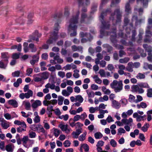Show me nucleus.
Instances as JSON below:
<instances>
[{
	"label": "nucleus",
	"instance_id": "1",
	"mask_svg": "<svg viewBox=\"0 0 152 152\" xmlns=\"http://www.w3.org/2000/svg\"><path fill=\"white\" fill-rule=\"evenodd\" d=\"M110 8H108L106 10L103 12L99 17V20L102 23L101 29L100 30L99 37L103 38L104 34V29H109L110 27V24L109 22H106L104 20V16H106L108 13H110L111 12Z\"/></svg>",
	"mask_w": 152,
	"mask_h": 152
},
{
	"label": "nucleus",
	"instance_id": "2",
	"mask_svg": "<svg viewBox=\"0 0 152 152\" xmlns=\"http://www.w3.org/2000/svg\"><path fill=\"white\" fill-rule=\"evenodd\" d=\"M79 14L80 12L78 11L77 12L76 15L72 16L69 20V24L68 29L70 31H73V32L71 33L70 34L71 37L75 36L77 35V26L76 24L78 23Z\"/></svg>",
	"mask_w": 152,
	"mask_h": 152
},
{
	"label": "nucleus",
	"instance_id": "3",
	"mask_svg": "<svg viewBox=\"0 0 152 152\" xmlns=\"http://www.w3.org/2000/svg\"><path fill=\"white\" fill-rule=\"evenodd\" d=\"M59 28V23L58 22L56 23L54 25L53 32L51 33V37L46 42L48 44H53L57 40L58 38V32Z\"/></svg>",
	"mask_w": 152,
	"mask_h": 152
},
{
	"label": "nucleus",
	"instance_id": "4",
	"mask_svg": "<svg viewBox=\"0 0 152 152\" xmlns=\"http://www.w3.org/2000/svg\"><path fill=\"white\" fill-rule=\"evenodd\" d=\"M122 14V12L120 11V7L118 6V8L114 10L113 13L111 14L110 17V20L112 21L114 20H115V16L116 15V23H120L121 21Z\"/></svg>",
	"mask_w": 152,
	"mask_h": 152
},
{
	"label": "nucleus",
	"instance_id": "5",
	"mask_svg": "<svg viewBox=\"0 0 152 152\" xmlns=\"http://www.w3.org/2000/svg\"><path fill=\"white\" fill-rule=\"evenodd\" d=\"M111 87L114 89L116 93L120 92L123 89V84L122 81L120 80L118 81L117 80H114L110 84Z\"/></svg>",
	"mask_w": 152,
	"mask_h": 152
},
{
	"label": "nucleus",
	"instance_id": "6",
	"mask_svg": "<svg viewBox=\"0 0 152 152\" xmlns=\"http://www.w3.org/2000/svg\"><path fill=\"white\" fill-rule=\"evenodd\" d=\"M77 1L79 7L83 6L82 9V12H86L87 10V7H87L90 4V0H77Z\"/></svg>",
	"mask_w": 152,
	"mask_h": 152
},
{
	"label": "nucleus",
	"instance_id": "7",
	"mask_svg": "<svg viewBox=\"0 0 152 152\" xmlns=\"http://www.w3.org/2000/svg\"><path fill=\"white\" fill-rule=\"evenodd\" d=\"M30 128L31 130L34 131H36L38 133L41 132L44 134L45 133V130L41 124H32L31 125Z\"/></svg>",
	"mask_w": 152,
	"mask_h": 152
},
{
	"label": "nucleus",
	"instance_id": "8",
	"mask_svg": "<svg viewBox=\"0 0 152 152\" xmlns=\"http://www.w3.org/2000/svg\"><path fill=\"white\" fill-rule=\"evenodd\" d=\"M91 17H88L87 14L84 12H83L81 15L80 22L81 23L88 24L89 23Z\"/></svg>",
	"mask_w": 152,
	"mask_h": 152
},
{
	"label": "nucleus",
	"instance_id": "9",
	"mask_svg": "<svg viewBox=\"0 0 152 152\" xmlns=\"http://www.w3.org/2000/svg\"><path fill=\"white\" fill-rule=\"evenodd\" d=\"M146 35L145 38L144 39L145 42H152V32L148 30H146L145 31Z\"/></svg>",
	"mask_w": 152,
	"mask_h": 152
},
{
	"label": "nucleus",
	"instance_id": "10",
	"mask_svg": "<svg viewBox=\"0 0 152 152\" xmlns=\"http://www.w3.org/2000/svg\"><path fill=\"white\" fill-rule=\"evenodd\" d=\"M38 76H40L42 79L45 80L47 79L49 77V73L45 72L42 73H40L37 75Z\"/></svg>",
	"mask_w": 152,
	"mask_h": 152
},
{
	"label": "nucleus",
	"instance_id": "11",
	"mask_svg": "<svg viewBox=\"0 0 152 152\" xmlns=\"http://www.w3.org/2000/svg\"><path fill=\"white\" fill-rule=\"evenodd\" d=\"M143 48L145 50L148 52V55L152 53V47L151 46H148L146 44H144L143 45Z\"/></svg>",
	"mask_w": 152,
	"mask_h": 152
},
{
	"label": "nucleus",
	"instance_id": "12",
	"mask_svg": "<svg viewBox=\"0 0 152 152\" xmlns=\"http://www.w3.org/2000/svg\"><path fill=\"white\" fill-rule=\"evenodd\" d=\"M82 132L81 129H77L76 131H73L72 133V134L73 135V137L74 138H77L78 137L79 135Z\"/></svg>",
	"mask_w": 152,
	"mask_h": 152
},
{
	"label": "nucleus",
	"instance_id": "13",
	"mask_svg": "<svg viewBox=\"0 0 152 152\" xmlns=\"http://www.w3.org/2000/svg\"><path fill=\"white\" fill-rule=\"evenodd\" d=\"M9 62L8 60H1V68L5 69Z\"/></svg>",
	"mask_w": 152,
	"mask_h": 152
},
{
	"label": "nucleus",
	"instance_id": "14",
	"mask_svg": "<svg viewBox=\"0 0 152 152\" xmlns=\"http://www.w3.org/2000/svg\"><path fill=\"white\" fill-rule=\"evenodd\" d=\"M112 106L116 109H118L121 107L120 103L115 100L112 101Z\"/></svg>",
	"mask_w": 152,
	"mask_h": 152
},
{
	"label": "nucleus",
	"instance_id": "15",
	"mask_svg": "<svg viewBox=\"0 0 152 152\" xmlns=\"http://www.w3.org/2000/svg\"><path fill=\"white\" fill-rule=\"evenodd\" d=\"M8 104L14 107H18L17 102L15 99H10L8 101Z\"/></svg>",
	"mask_w": 152,
	"mask_h": 152
},
{
	"label": "nucleus",
	"instance_id": "16",
	"mask_svg": "<svg viewBox=\"0 0 152 152\" xmlns=\"http://www.w3.org/2000/svg\"><path fill=\"white\" fill-rule=\"evenodd\" d=\"M132 20H136L135 23L136 26H137L139 24H140L141 23L142 20V19L138 20V17L136 15H133L132 17Z\"/></svg>",
	"mask_w": 152,
	"mask_h": 152
},
{
	"label": "nucleus",
	"instance_id": "17",
	"mask_svg": "<svg viewBox=\"0 0 152 152\" xmlns=\"http://www.w3.org/2000/svg\"><path fill=\"white\" fill-rule=\"evenodd\" d=\"M63 16V13L62 12H60L57 14H55L53 15L52 17L54 18H58V22L61 21L60 19Z\"/></svg>",
	"mask_w": 152,
	"mask_h": 152
},
{
	"label": "nucleus",
	"instance_id": "18",
	"mask_svg": "<svg viewBox=\"0 0 152 152\" xmlns=\"http://www.w3.org/2000/svg\"><path fill=\"white\" fill-rule=\"evenodd\" d=\"M1 125L4 129H7L10 126L7 123V121L4 120V121H2L1 119Z\"/></svg>",
	"mask_w": 152,
	"mask_h": 152
},
{
	"label": "nucleus",
	"instance_id": "19",
	"mask_svg": "<svg viewBox=\"0 0 152 152\" xmlns=\"http://www.w3.org/2000/svg\"><path fill=\"white\" fill-rule=\"evenodd\" d=\"M41 105V102L39 100H36L32 104L31 106L33 108H35Z\"/></svg>",
	"mask_w": 152,
	"mask_h": 152
},
{
	"label": "nucleus",
	"instance_id": "20",
	"mask_svg": "<svg viewBox=\"0 0 152 152\" xmlns=\"http://www.w3.org/2000/svg\"><path fill=\"white\" fill-rule=\"evenodd\" d=\"M102 46L103 47L107 48V52L108 53H110L113 50V47L108 44H104L102 45Z\"/></svg>",
	"mask_w": 152,
	"mask_h": 152
},
{
	"label": "nucleus",
	"instance_id": "21",
	"mask_svg": "<svg viewBox=\"0 0 152 152\" xmlns=\"http://www.w3.org/2000/svg\"><path fill=\"white\" fill-rule=\"evenodd\" d=\"M11 49H17V51L20 52L21 50L22 45L20 44H19L18 46L15 45L12 46L10 48Z\"/></svg>",
	"mask_w": 152,
	"mask_h": 152
},
{
	"label": "nucleus",
	"instance_id": "22",
	"mask_svg": "<svg viewBox=\"0 0 152 152\" xmlns=\"http://www.w3.org/2000/svg\"><path fill=\"white\" fill-rule=\"evenodd\" d=\"M131 10L130 4L129 2H127L125 6V12L127 14H129L131 12Z\"/></svg>",
	"mask_w": 152,
	"mask_h": 152
},
{
	"label": "nucleus",
	"instance_id": "23",
	"mask_svg": "<svg viewBox=\"0 0 152 152\" xmlns=\"http://www.w3.org/2000/svg\"><path fill=\"white\" fill-rule=\"evenodd\" d=\"M90 37L87 39L83 38L81 39V42L82 43H85L88 41L91 42L93 39V36L90 34H89Z\"/></svg>",
	"mask_w": 152,
	"mask_h": 152
},
{
	"label": "nucleus",
	"instance_id": "24",
	"mask_svg": "<svg viewBox=\"0 0 152 152\" xmlns=\"http://www.w3.org/2000/svg\"><path fill=\"white\" fill-rule=\"evenodd\" d=\"M133 63L132 62H130L128 63V66L126 67V69L128 71L132 72L133 71Z\"/></svg>",
	"mask_w": 152,
	"mask_h": 152
},
{
	"label": "nucleus",
	"instance_id": "25",
	"mask_svg": "<svg viewBox=\"0 0 152 152\" xmlns=\"http://www.w3.org/2000/svg\"><path fill=\"white\" fill-rule=\"evenodd\" d=\"M110 39L112 43H113V46L115 44H117V40L116 39V34L115 35L111 36Z\"/></svg>",
	"mask_w": 152,
	"mask_h": 152
},
{
	"label": "nucleus",
	"instance_id": "26",
	"mask_svg": "<svg viewBox=\"0 0 152 152\" xmlns=\"http://www.w3.org/2000/svg\"><path fill=\"white\" fill-rule=\"evenodd\" d=\"M139 86L141 88H148L149 86L147 83H141L138 84Z\"/></svg>",
	"mask_w": 152,
	"mask_h": 152
},
{
	"label": "nucleus",
	"instance_id": "27",
	"mask_svg": "<svg viewBox=\"0 0 152 152\" xmlns=\"http://www.w3.org/2000/svg\"><path fill=\"white\" fill-rule=\"evenodd\" d=\"M33 92L31 90H29L27 93H26L25 94V97L26 98L28 99L30 96H32L33 95Z\"/></svg>",
	"mask_w": 152,
	"mask_h": 152
},
{
	"label": "nucleus",
	"instance_id": "28",
	"mask_svg": "<svg viewBox=\"0 0 152 152\" xmlns=\"http://www.w3.org/2000/svg\"><path fill=\"white\" fill-rule=\"evenodd\" d=\"M28 48L31 49V51L35 52L37 51V48L34 47V45L33 43H30L28 45Z\"/></svg>",
	"mask_w": 152,
	"mask_h": 152
},
{
	"label": "nucleus",
	"instance_id": "29",
	"mask_svg": "<svg viewBox=\"0 0 152 152\" xmlns=\"http://www.w3.org/2000/svg\"><path fill=\"white\" fill-rule=\"evenodd\" d=\"M5 150L8 152H12L13 149L12 148V145L11 144H8L6 146Z\"/></svg>",
	"mask_w": 152,
	"mask_h": 152
},
{
	"label": "nucleus",
	"instance_id": "30",
	"mask_svg": "<svg viewBox=\"0 0 152 152\" xmlns=\"http://www.w3.org/2000/svg\"><path fill=\"white\" fill-rule=\"evenodd\" d=\"M143 68L146 70H147L148 69H149L151 70H152V64H149L147 63H145Z\"/></svg>",
	"mask_w": 152,
	"mask_h": 152
},
{
	"label": "nucleus",
	"instance_id": "31",
	"mask_svg": "<svg viewBox=\"0 0 152 152\" xmlns=\"http://www.w3.org/2000/svg\"><path fill=\"white\" fill-rule=\"evenodd\" d=\"M149 126V124L147 123H146L144 125L141 127V129L144 132H146L147 131L148 128Z\"/></svg>",
	"mask_w": 152,
	"mask_h": 152
},
{
	"label": "nucleus",
	"instance_id": "32",
	"mask_svg": "<svg viewBox=\"0 0 152 152\" xmlns=\"http://www.w3.org/2000/svg\"><path fill=\"white\" fill-rule=\"evenodd\" d=\"M136 78L137 79H144L145 77V74H142L141 73H138L136 76Z\"/></svg>",
	"mask_w": 152,
	"mask_h": 152
},
{
	"label": "nucleus",
	"instance_id": "33",
	"mask_svg": "<svg viewBox=\"0 0 152 152\" xmlns=\"http://www.w3.org/2000/svg\"><path fill=\"white\" fill-rule=\"evenodd\" d=\"M64 99V98L61 96H59L58 98V104L59 105H61L63 104V102Z\"/></svg>",
	"mask_w": 152,
	"mask_h": 152
},
{
	"label": "nucleus",
	"instance_id": "34",
	"mask_svg": "<svg viewBox=\"0 0 152 152\" xmlns=\"http://www.w3.org/2000/svg\"><path fill=\"white\" fill-rule=\"evenodd\" d=\"M148 25L147 27V30L150 29L152 28V18H149L148 19Z\"/></svg>",
	"mask_w": 152,
	"mask_h": 152
},
{
	"label": "nucleus",
	"instance_id": "35",
	"mask_svg": "<svg viewBox=\"0 0 152 152\" xmlns=\"http://www.w3.org/2000/svg\"><path fill=\"white\" fill-rule=\"evenodd\" d=\"M79 71V70L76 69L74 70V73L73 74V76L75 78H77L80 77V75L78 73Z\"/></svg>",
	"mask_w": 152,
	"mask_h": 152
},
{
	"label": "nucleus",
	"instance_id": "36",
	"mask_svg": "<svg viewBox=\"0 0 152 152\" xmlns=\"http://www.w3.org/2000/svg\"><path fill=\"white\" fill-rule=\"evenodd\" d=\"M86 134L87 132H84L83 134H81L79 138V140L81 141H84L85 139L86 136Z\"/></svg>",
	"mask_w": 152,
	"mask_h": 152
},
{
	"label": "nucleus",
	"instance_id": "37",
	"mask_svg": "<svg viewBox=\"0 0 152 152\" xmlns=\"http://www.w3.org/2000/svg\"><path fill=\"white\" fill-rule=\"evenodd\" d=\"M139 86L137 85H133L131 87L133 92H137L139 89Z\"/></svg>",
	"mask_w": 152,
	"mask_h": 152
},
{
	"label": "nucleus",
	"instance_id": "38",
	"mask_svg": "<svg viewBox=\"0 0 152 152\" xmlns=\"http://www.w3.org/2000/svg\"><path fill=\"white\" fill-rule=\"evenodd\" d=\"M8 53L7 52L2 53H1V58L2 60H8V57L7 56Z\"/></svg>",
	"mask_w": 152,
	"mask_h": 152
},
{
	"label": "nucleus",
	"instance_id": "39",
	"mask_svg": "<svg viewBox=\"0 0 152 152\" xmlns=\"http://www.w3.org/2000/svg\"><path fill=\"white\" fill-rule=\"evenodd\" d=\"M129 58L128 57H125L123 59L119 60V62L121 63H126L129 61Z\"/></svg>",
	"mask_w": 152,
	"mask_h": 152
},
{
	"label": "nucleus",
	"instance_id": "40",
	"mask_svg": "<svg viewBox=\"0 0 152 152\" xmlns=\"http://www.w3.org/2000/svg\"><path fill=\"white\" fill-rule=\"evenodd\" d=\"M94 78L95 79V81L96 83L100 84L102 83V80L99 78L97 75H95Z\"/></svg>",
	"mask_w": 152,
	"mask_h": 152
},
{
	"label": "nucleus",
	"instance_id": "41",
	"mask_svg": "<svg viewBox=\"0 0 152 152\" xmlns=\"http://www.w3.org/2000/svg\"><path fill=\"white\" fill-rule=\"evenodd\" d=\"M94 137L96 139H99L101 138L102 136V134L100 132H97L94 134Z\"/></svg>",
	"mask_w": 152,
	"mask_h": 152
},
{
	"label": "nucleus",
	"instance_id": "42",
	"mask_svg": "<svg viewBox=\"0 0 152 152\" xmlns=\"http://www.w3.org/2000/svg\"><path fill=\"white\" fill-rule=\"evenodd\" d=\"M146 116V115H144L143 116L139 115L138 117L137 118V121L138 122H140V121L142 120L144 121L146 119V118L144 119V118H145Z\"/></svg>",
	"mask_w": 152,
	"mask_h": 152
},
{
	"label": "nucleus",
	"instance_id": "43",
	"mask_svg": "<svg viewBox=\"0 0 152 152\" xmlns=\"http://www.w3.org/2000/svg\"><path fill=\"white\" fill-rule=\"evenodd\" d=\"M76 100L78 101L80 103H82L83 100V99L80 95H77L76 96Z\"/></svg>",
	"mask_w": 152,
	"mask_h": 152
},
{
	"label": "nucleus",
	"instance_id": "44",
	"mask_svg": "<svg viewBox=\"0 0 152 152\" xmlns=\"http://www.w3.org/2000/svg\"><path fill=\"white\" fill-rule=\"evenodd\" d=\"M132 41H134L135 40V37L137 34L136 31L135 30H133L132 31Z\"/></svg>",
	"mask_w": 152,
	"mask_h": 152
},
{
	"label": "nucleus",
	"instance_id": "45",
	"mask_svg": "<svg viewBox=\"0 0 152 152\" xmlns=\"http://www.w3.org/2000/svg\"><path fill=\"white\" fill-rule=\"evenodd\" d=\"M97 4H93L92 5L91 10V13H93L95 11L97 10Z\"/></svg>",
	"mask_w": 152,
	"mask_h": 152
},
{
	"label": "nucleus",
	"instance_id": "46",
	"mask_svg": "<svg viewBox=\"0 0 152 152\" xmlns=\"http://www.w3.org/2000/svg\"><path fill=\"white\" fill-rule=\"evenodd\" d=\"M88 35H89L88 33H84L83 32H80V33L79 36L80 37L83 38L84 37H87Z\"/></svg>",
	"mask_w": 152,
	"mask_h": 152
},
{
	"label": "nucleus",
	"instance_id": "47",
	"mask_svg": "<svg viewBox=\"0 0 152 152\" xmlns=\"http://www.w3.org/2000/svg\"><path fill=\"white\" fill-rule=\"evenodd\" d=\"M81 146L84 149V151L86 152L88 151L89 149V146L87 144H83L81 145Z\"/></svg>",
	"mask_w": 152,
	"mask_h": 152
},
{
	"label": "nucleus",
	"instance_id": "48",
	"mask_svg": "<svg viewBox=\"0 0 152 152\" xmlns=\"http://www.w3.org/2000/svg\"><path fill=\"white\" fill-rule=\"evenodd\" d=\"M110 145L113 147H115L117 146V143L116 141L113 139H111L110 142Z\"/></svg>",
	"mask_w": 152,
	"mask_h": 152
},
{
	"label": "nucleus",
	"instance_id": "49",
	"mask_svg": "<svg viewBox=\"0 0 152 152\" xmlns=\"http://www.w3.org/2000/svg\"><path fill=\"white\" fill-rule=\"evenodd\" d=\"M71 144V143L68 140H65L63 143V145L65 147H69Z\"/></svg>",
	"mask_w": 152,
	"mask_h": 152
},
{
	"label": "nucleus",
	"instance_id": "50",
	"mask_svg": "<svg viewBox=\"0 0 152 152\" xmlns=\"http://www.w3.org/2000/svg\"><path fill=\"white\" fill-rule=\"evenodd\" d=\"M87 94L88 95L89 98H93L94 96V94L93 91H91L90 92H88V90L86 91Z\"/></svg>",
	"mask_w": 152,
	"mask_h": 152
},
{
	"label": "nucleus",
	"instance_id": "51",
	"mask_svg": "<svg viewBox=\"0 0 152 152\" xmlns=\"http://www.w3.org/2000/svg\"><path fill=\"white\" fill-rule=\"evenodd\" d=\"M54 129V136L56 137H57L60 134V130L58 129H55V128H53Z\"/></svg>",
	"mask_w": 152,
	"mask_h": 152
},
{
	"label": "nucleus",
	"instance_id": "52",
	"mask_svg": "<svg viewBox=\"0 0 152 152\" xmlns=\"http://www.w3.org/2000/svg\"><path fill=\"white\" fill-rule=\"evenodd\" d=\"M147 96L149 97H152V88H150L147 90Z\"/></svg>",
	"mask_w": 152,
	"mask_h": 152
},
{
	"label": "nucleus",
	"instance_id": "53",
	"mask_svg": "<svg viewBox=\"0 0 152 152\" xmlns=\"http://www.w3.org/2000/svg\"><path fill=\"white\" fill-rule=\"evenodd\" d=\"M59 127L63 131H66L67 129V126L66 125L60 124L59 125Z\"/></svg>",
	"mask_w": 152,
	"mask_h": 152
},
{
	"label": "nucleus",
	"instance_id": "54",
	"mask_svg": "<svg viewBox=\"0 0 152 152\" xmlns=\"http://www.w3.org/2000/svg\"><path fill=\"white\" fill-rule=\"evenodd\" d=\"M114 47L120 50H123L124 49V47L123 46L118 45L117 44H115Z\"/></svg>",
	"mask_w": 152,
	"mask_h": 152
},
{
	"label": "nucleus",
	"instance_id": "55",
	"mask_svg": "<svg viewBox=\"0 0 152 152\" xmlns=\"http://www.w3.org/2000/svg\"><path fill=\"white\" fill-rule=\"evenodd\" d=\"M99 73L101 77H106L105 72L103 69H100L99 72Z\"/></svg>",
	"mask_w": 152,
	"mask_h": 152
},
{
	"label": "nucleus",
	"instance_id": "56",
	"mask_svg": "<svg viewBox=\"0 0 152 152\" xmlns=\"http://www.w3.org/2000/svg\"><path fill=\"white\" fill-rule=\"evenodd\" d=\"M120 1L121 0H112L110 6L112 7L116 4H118Z\"/></svg>",
	"mask_w": 152,
	"mask_h": 152
},
{
	"label": "nucleus",
	"instance_id": "57",
	"mask_svg": "<svg viewBox=\"0 0 152 152\" xmlns=\"http://www.w3.org/2000/svg\"><path fill=\"white\" fill-rule=\"evenodd\" d=\"M25 108L27 110H31V105L29 102H27L25 104Z\"/></svg>",
	"mask_w": 152,
	"mask_h": 152
},
{
	"label": "nucleus",
	"instance_id": "58",
	"mask_svg": "<svg viewBox=\"0 0 152 152\" xmlns=\"http://www.w3.org/2000/svg\"><path fill=\"white\" fill-rule=\"evenodd\" d=\"M33 69L31 68H28L26 70V75L28 76H30V75L33 72Z\"/></svg>",
	"mask_w": 152,
	"mask_h": 152
},
{
	"label": "nucleus",
	"instance_id": "59",
	"mask_svg": "<svg viewBox=\"0 0 152 152\" xmlns=\"http://www.w3.org/2000/svg\"><path fill=\"white\" fill-rule=\"evenodd\" d=\"M20 74V71H16L12 73V75L13 77H18Z\"/></svg>",
	"mask_w": 152,
	"mask_h": 152
},
{
	"label": "nucleus",
	"instance_id": "60",
	"mask_svg": "<svg viewBox=\"0 0 152 152\" xmlns=\"http://www.w3.org/2000/svg\"><path fill=\"white\" fill-rule=\"evenodd\" d=\"M107 68L108 70L110 71H113L114 69V67L112 64H108L107 67Z\"/></svg>",
	"mask_w": 152,
	"mask_h": 152
},
{
	"label": "nucleus",
	"instance_id": "61",
	"mask_svg": "<svg viewBox=\"0 0 152 152\" xmlns=\"http://www.w3.org/2000/svg\"><path fill=\"white\" fill-rule=\"evenodd\" d=\"M98 109V107H96L95 108H94L93 107H90L89 109V112L91 113H94L96 110H97Z\"/></svg>",
	"mask_w": 152,
	"mask_h": 152
},
{
	"label": "nucleus",
	"instance_id": "62",
	"mask_svg": "<svg viewBox=\"0 0 152 152\" xmlns=\"http://www.w3.org/2000/svg\"><path fill=\"white\" fill-rule=\"evenodd\" d=\"M133 149L129 148L128 149L124 148L121 151V152H132Z\"/></svg>",
	"mask_w": 152,
	"mask_h": 152
},
{
	"label": "nucleus",
	"instance_id": "63",
	"mask_svg": "<svg viewBox=\"0 0 152 152\" xmlns=\"http://www.w3.org/2000/svg\"><path fill=\"white\" fill-rule=\"evenodd\" d=\"M29 137L31 138H35L36 136V133L33 132H31L29 134Z\"/></svg>",
	"mask_w": 152,
	"mask_h": 152
},
{
	"label": "nucleus",
	"instance_id": "64",
	"mask_svg": "<svg viewBox=\"0 0 152 152\" xmlns=\"http://www.w3.org/2000/svg\"><path fill=\"white\" fill-rule=\"evenodd\" d=\"M135 97L132 94H130L129 96V102H132L134 101Z\"/></svg>",
	"mask_w": 152,
	"mask_h": 152
}]
</instances>
